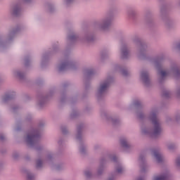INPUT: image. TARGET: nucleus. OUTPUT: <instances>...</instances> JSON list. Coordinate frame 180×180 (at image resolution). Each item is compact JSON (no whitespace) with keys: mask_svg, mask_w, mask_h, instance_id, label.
<instances>
[{"mask_svg":"<svg viewBox=\"0 0 180 180\" xmlns=\"http://www.w3.org/2000/svg\"><path fill=\"white\" fill-rule=\"evenodd\" d=\"M176 167H180V157H178L175 160Z\"/></svg>","mask_w":180,"mask_h":180,"instance_id":"17","label":"nucleus"},{"mask_svg":"<svg viewBox=\"0 0 180 180\" xmlns=\"http://www.w3.org/2000/svg\"><path fill=\"white\" fill-rule=\"evenodd\" d=\"M79 151L82 153V154H84L85 151H86V147L84 146H80Z\"/></svg>","mask_w":180,"mask_h":180,"instance_id":"15","label":"nucleus"},{"mask_svg":"<svg viewBox=\"0 0 180 180\" xmlns=\"http://www.w3.org/2000/svg\"><path fill=\"white\" fill-rule=\"evenodd\" d=\"M84 175L85 176H86L87 178H89V176H91V172L87 170L84 172Z\"/></svg>","mask_w":180,"mask_h":180,"instance_id":"18","label":"nucleus"},{"mask_svg":"<svg viewBox=\"0 0 180 180\" xmlns=\"http://www.w3.org/2000/svg\"><path fill=\"white\" fill-rule=\"evenodd\" d=\"M110 160H111V161H116L117 160V158H116V156H112L110 157Z\"/></svg>","mask_w":180,"mask_h":180,"instance_id":"21","label":"nucleus"},{"mask_svg":"<svg viewBox=\"0 0 180 180\" xmlns=\"http://www.w3.org/2000/svg\"><path fill=\"white\" fill-rule=\"evenodd\" d=\"M167 147L168 150H172L175 148V144H174L173 143H167Z\"/></svg>","mask_w":180,"mask_h":180,"instance_id":"13","label":"nucleus"},{"mask_svg":"<svg viewBox=\"0 0 180 180\" xmlns=\"http://www.w3.org/2000/svg\"><path fill=\"white\" fill-rule=\"evenodd\" d=\"M66 1H67V2H70L71 0H66Z\"/></svg>","mask_w":180,"mask_h":180,"instance_id":"28","label":"nucleus"},{"mask_svg":"<svg viewBox=\"0 0 180 180\" xmlns=\"http://www.w3.org/2000/svg\"><path fill=\"white\" fill-rule=\"evenodd\" d=\"M120 143L122 147H123V148H130V143H129V141H127V139L126 138L121 139Z\"/></svg>","mask_w":180,"mask_h":180,"instance_id":"8","label":"nucleus"},{"mask_svg":"<svg viewBox=\"0 0 180 180\" xmlns=\"http://www.w3.org/2000/svg\"><path fill=\"white\" fill-rule=\"evenodd\" d=\"M139 105H140V101H138V102L135 103V106H137Z\"/></svg>","mask_w":180,"mask_h":180,"instance_id":"25","label":"nucleus"},{"mask_svg":"<svg viewBox=\"0 0 180 180\" xmlns=\"http://www.w3.org/2000/svg\"><path fill=\"white\" fill-rule=\"evenodd\" d=\"M143 116H144V114H143V113H139L138 114V117L139 119H143Z\"/></svg>","mask_w":180,"mask_h":180,"instance_id":"22","label":"nucleus"},{"mask_svg":"<svg viewBox=\"0 0 180 180\" xmlns=\"http://www.w3.org/2000/svg\"><path fill=\"white\" fill-rule=\"evenodd\" d=\"M14 76L16 77L17 78L22 79V78H23L25 75L20 71H15L14 72Z\"/></svg>","mask_w":180,"mask_h":180,"instance_id":"9","label":"nucleus"},{"mask_svg":"<svg viewBox=\"0 0 180 180\" xmlns=\"http://www.w3.org/2000/svg\"><path fill=\"white\" fill-rule=\"evenodd\" d=\"M111 122H112V123H116V121L113 118H111Z\"/></svg>","mask_w":180,"mask_h":180,"instance_id":"26","label":"nucleus"},{"mask_svg":"<svg viewBox=\"0 0 180 180\" xmlns=\"http://www.w3.org/2000/svg\"><path fill=\"white\" fill-rule=\"evenodd\" d=\"M105 25H108V22H106Z\"/></svg>","mask_w":180,"mask_h":180,"instance_id":"33","label":"nucleus"},{"mask_svg":"<svg viewBox=\"0 0 180 180\" xmlns=\"http://www.w3.org/2000/svg\"><path fill=\"white\" fill-rule=\"evenodd\" d=\"M68 68H74V63L69 62L68 60L62 62L58 66L59 71H64L65 70H68Z\"/></svg>","mask_w":180,"mask_h":180,"instance_id":"4","label":"nucleus"},{"mask_svg":"<svg viewBox=\"0 0 180 180\" xmlns=\"http://www.w3.org/2000/svg\"><path fill=\"white\" fill-rule=\"evenodd\" d=\"M1 140H4V138H1Z\"/></svg>","mask_w":180,"mask_h":180,"instance_id":"34","label":"nucleus"},{"mask_svg":"<svg viewBox=\"0 0 180 180\" xmlns=\"http://www.w3.org/2000/svg\"><path fill=\"white\" fill-rule=\"evenodd\" d=\"M153 155L155 157L156 161H158V162H162V161H164V156H162L159 151L153 150Z\"/></svg>","mask_w":180,"mask_h":180,"instance_id":"6","label":"nucleus"},{"mask_svg":"<svg viewBox=\"0 0 180 180\" xmlns=\"http://www.w3.org/2000/svg\"><path fill=\"white\" fill-rule=\"evenodd\" d=\"M108 180H113V179H109Z\"/></svg>","mask_w":180,"mask_h":180,"instance_id":"31","label":"nucleus"},{"mask_svg":"<svg viewBox=\"0 0 180 180\" xmlns=\"http://www.w3.org/2000/svg\"><path fill=\"white\" fill-rule=\"evenodd\" d=\"M178 94L180 95V89L178 91Z\"/></svg>","mask_w":180,"mask_h":180,"instance_id":"27","label":"nucleus"},{"mask_svg":"<svg viewBox=\"0 0 180 180\" xmlns=\"http://www.w3.org/2000/svg\"><path fill=\"white\" fill-rule=\"evenodd\" d=\"M27 180H34V175L30 172L27 173Z\"/></svg>","mask_w":180,"mask_h":180,"instance_id":"12","label":"nucleus"},{"mask_svg":"<svg viewBox=\"0 0 180 180\" xmlns=\"http://www.w3.org/2000/svg\"><path fill=\"white\" fill-rule=\"evenodd\" d=\"M130 56L129 50L126 47H123L121 49V57L122 58H127Z\"/></svg>","mask_w":180,"mask_h":180,"instance_id":"7","label":"nucleus"},{"mask_svg":"<svg viewBox=\"0 0 180 180\" xmlns=\"http://www.w3.org/2000/svg\"><path fill=\"white\" fill-rule=\"evenodd\" d=\"M77 139H79V136H77Z\"/></svg>","mask_w":180,"mask_h":180,"instance_id":"32","label":"nucleus"},{"mask_svg":"<svg viewBox=\"0 0 180 180\" xmlns=\"http://www.w3.org/2000/svg\"><path fill=\"white\" fill-rule=\"evenodd\" d=\"M153 180H167V176H155Z\"/></svg>","mask_w":180,"mask_h":180,"instance_id":"10","label":"nucleus"},{"mask_svg":"<svg viewBox=\"0 0 180 180\" xmlns=\"http://www.w3.org/2000/svg\"><path fill=\"white\" fill-rule=\"evenodd\" d=\"M124 170V169H123V167H122V165H119L116 167V171L118 174H122V172Z\"/></svg>","mask_w":180,"mask_h":180,"instance_id":"11","label":"nucleus"},{"mask_svg":"<svg viewBox=\"0 0 180 180\" xmlns=\"http://www.w3.org/2000/svg\"><path fill=\"white\" fill-rule=\"evenodd\" d=\"M160 74L162 78H165V77H167L168 75V72L165 70H160Z\"/></svg>","mask_w":180,"mask_h":180,"instance_id":"14","label":"nucleus"},{"mask_svg":"<svg viewBox=\"0 0 180 180\" xmlns=\"http://www.w3.org/2000/svg\"><path fill=\"white\" fill-rule=\"evenodd\" d=\"M123 75H126V73L124 72H123Z\"/></svg>","mask_w":180,"mask_h":180,"instance_id":"29","label":"nucleus"},{"mask_svg":"<svg viewBox=\"0 0 180 180\" xmlns=\"http://www.w3.org/2000/svg\"><path fill=\"white\" fill-rule=\"evenodd\" d=\"M112 82V78L108 77L106 79L103 80L100 83V85L97 89V96H101V95H103L108 91L109 88V85Z\"/></svg>","mask_w":180,"mask_h":180,"instance_id":"3","label":"nucleus"},{"mask_svg":"<svg viewBox=\"0 0 180 180\" xmlns=\"http://www.w3.org/2000/svg\"><path fill=\"white\" fill-rule=\"evenodd\" d=\"M43 165V162L40 160H37V167L40 168Z\"/></svg>","mask_w":180,"mask_h":180,"instance_id":"16","label":"nucleus"},{"mask_svg":"<svg viewBox=\"0 0 180 180\" xmlns=\"http://www.w3.org/2000/svg\"><path fill=\"white\" fill-rule=\"evenodd\" d=\"M39 137H40V132L37 130H32L27 134L26 142L29 146H33L36 144L37 140H39Z\"/></svg>","mask_w":180,"mask_h":180,"instance_id":"2","label":"nucleus"},{"mask_svg":"<svg viewBox=\"0 0 180 180\" xmlns=\"http://www.w3.org/2000/svg\"><path fill=\"white\" fill-rule=\"evenodd\" d=\"M51 158H53V155L50 154V155H48L46 158V160L47 161H50V160H51Z\"/></svg>","mask_w":180,"mask_h":180,"instance_id":"19","label":"nucleus"},{"mask_svg":"<svg viewBox=\"0 0 180 180\" xmlns=\"http://www.w3.org/2000/svg\"><path fill=\"white\" fill-rule=\"evenodd\" d=\"M94 70H89L87 71L88 75H92V74H94Z\"/></svg>","mask_w":180,"mask_h":180,"instance_id":"20","label":"nucleus"},{"mask_svg":"<svg viewBox=\"0 0 180 180\" xmlns=\"http://www.w3.org/2000/svg\"><path fill=\"white\" fill-rule=\"evenodd\" d=\"M18 12H19V9L14 11V15H18Z\"/></svg>","mask_w":180,"mask_h":180,"instance_id":"24","label":"nucleus"},{"mask_svg":"<svg viewBox=\"0 0 180 180\" xmlns=\"http://www.w3.org/2000/svg\"><path fill=\"white\" fill-rule=\"evenodd\" d=\"M174 72L176 75H179V70H176L174 71Z\"/></svg>","mask_w":180,"mask_h":180,"instance_id":"23","label":"nucleus"},{"mask_svg":"<svg viewBox=\"0 0 180 180\" xmlns=\"http://www.w3.org/2000/svg\"><path fill=\"white\" fill-rule=\"evenodd\" d=\"M141 79L145 85L148 86L150 84V77L147 72L143 71L141 72Z\"/></svg>","mask_w":180,"mask_h":180,"instance_id":"5","label":"nucleus"},{"mask_svg":"<svg viewBox=\"0 0 180 180\" xmlns=\"http://www.w3.org/2000/svg\"><path fill=\"white\" fill-rule=\"evenodd\" d=\"M150 120H151L153 128L152 129H148L143 126L141 127V132L143 134H151L152 136H158V134H161L162 131V128L161 127V124H160V121L157 118V110H153L150 112V114L148 117Z\"/></svg>","mask_w":180,"mask_h":180,"instance_id":"1","label":"nucleus"},{"mask_svg":"<svg viewBox=\"0 0 180 180\" xmlns=\"http://www.w3.org/2000/svg\"><path fill=\"white\" fill-rule=\"evenodd\" d=\"M98 174H101V171L100 170H98Z\"/></svg>","mask_w":180,"mask_h":180,"instance_id":"30","label":"nucleus"}]
</instances>
